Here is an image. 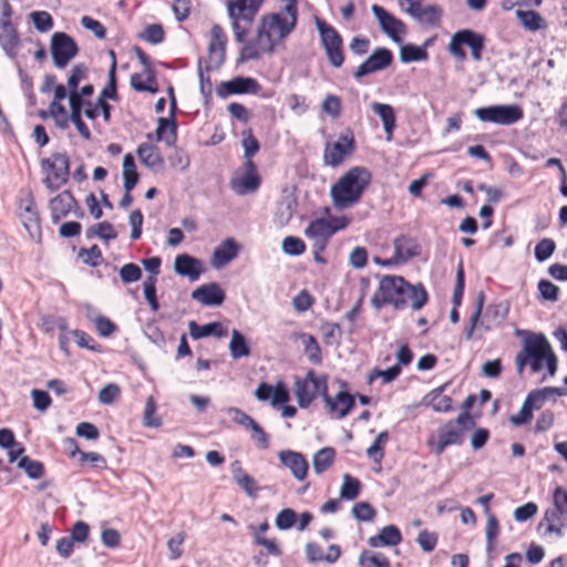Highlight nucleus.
<instances>
[{
  "mask_svg": "<svg viewBox=\"0 0 567 567\" xmlns=\"http://www.w3.org/2000/svg\"><path fill=\"white\" fill-rule=\"evenodd\" d=\"M409 301L413 310H420L427 303L429 293L423 284L412 285L398 275H384L371 298V305L377 310L385 305H391L395 310H403L409 306Z\"/></svg>",
  "mask_w": 567,
  "mask_h": 567,
  "instance_id": "obj_1",
  "label": "nucleus"
},
{
  "mask_svg": "<svg viewBox=\"0 0 567 567\" xmlns=\"http://www.w3.org/2000/svg\"><path fill=\"white\" fill-rule=\"evenodd\" d=\"M371 179V172L363 166L348 169L330 188L333 206L343 210L358 204Z\"/></svg>",
  "mask_w": 567,
  "mask_h": 567,
  "instance_id": "obj_2",
  "label": "nucleus"
},
{
  "mask_svg": "<svg viewBox=\"0 0 567 567\" xmlns=\"http://www.w3.org/2000/svg\"><path fill=\"white\" fill-rule=\"evenodd\" d=\"M475 426L470 412H462L455 419L440 425L434 435L429 437L427 445L435 455H441L452 445L461 446L465 442V432Z\"/></svg>",
  "mask_w": 567,
  "mask_h": 567,
  "instance_id": "obj_3",
  "label": "nucleus"
},
{
  "mask_svg": "<svg viewBox=\"0 0 567 567\" xmlns=\"http://www.w3.org/2000/svg\"><path fill=\"white\" fill-rule=\"evenodd\" d=\"M485 35L472 29H461L454 32L449 43V52L460 61H465L467 54L464 47L470 48L474 61H481L485 49Z\"/></svg>",
  "mask_w": 567,
  "mask_h": 567,
  "instance_id": "obj_4",
  "label": "nucleus"
},
{
  "mask_svg": "<svg viewBox=\"0 0 567 567\" xmlns=\"http://www.w3.org/2000/svg\"><path fill=\"white\" fill-rule=\"evenodd\" d=\"M288 14L291 18V21H288L282 13H271L262 18L261 25L257 30V41L261 42L264 39L267 40L268 45L265 49L266 52L272 53L275 50V44L270 33L271 30H278L280 39H284L296 28L298 12Z\"/></svg>",
  "mask_w": 567,
  "mask_h": 567,
  "instance_id": "obj_5",
  "label": "nucleus"
},
{
  "mask_svg": "<svg viewBox=\"0 0 567 567\" xmlns=\"http://www.w3.org/2000/svg\"><path fill=\"white\" fill-rule=\"evenodd\" d=\"M474 115L482 122L512 125L524 117V112L517 104H495L476 109Z\"/></svg>",
  "mask_w": 567,
  "mask_h": 567,
  "instance_id": "obj_6",
  "label": "nucleus"
},
{
  "mask_svg": "<svg viewBox=\"0 0 567 567\" xmlns=\"http://www.w3.org/2000/svg\"><path fill=\"white\" fill-rule=\"evenodd\" d=\"M316 24L330 64L334 68H340L344 62L342 37L332 25L323 20L317 19Z\"/></svg>",
  "mask_w": 567,
  "mask_h": 567,
  "instance_id": "obj_7",
  "label": "nucleus"
},
{
  "mask_svg": "<svg viewBox=\"0 0 567 567\" xmlns=\"http://www.w3.org/2000/svg\"><path fill=\"white\" fill-rule=\"evenodd\" d=\"M41 167L52 172L53 179L47 176L43 184L48 189L54 192L65 184L70 176V159L66 153H53L51 157L41 161Z\"/></svg>",
  "mask_w": 567,
  "mask_h": 567,
  "instance_id": "obj_8",
  "label": "nucleus"
},
{
  "mask_svg": "<svg viewBox=\"0 0 567 567\" xmlns=\"http://www.w3.org/2000/svg\"><path fill=\"white\" fill-rule=\"evenodd\" d=\"M51 56L58 69H64L79 53L75 40L65 32H54L50 43Z\"/></svg>",
  "mask_w": 567,
  "mask_h": 567,
  "instance_id": "obj_9",
  "label": "nucleus"
},
{
  "mask_svg": "<svg viewBox=\"0 0 567 567\" xmlns=\"http://www.w3.org/2000/svg\"><path fill=\"white\" fill-rule=\"evenodd\" d=\"M394 60L392 51L384 47L375 48L372 53L353 72V78L359 81L362 78L384 71Z\"/></svg>",
  "mask_w": 567,
  "mask_h": 567,
  "instance_id": "obj_10",
  "label": "nucleus"
},
{
  "mask_svg": "<svg viewBox=\"0 0 567 567\" xmlns=\"http://www.w3.org/2000/svg\"><path fill=\"white\" fill-rule=\"evenodd\" d=\"M355 148L354 136L351 131L341 133L338 140L332 144H327L323 152V162L326 165L337 167Z\"/></svg>",
  "mask_w": 567,
  "mask_h": 567,
  "instance_id": "obj_11",
  "label": "nucleus"
},
{
  "mask_svg": "<svg viewBox=\"0 0 567 567\" xmlns=\"http://www.w3.org/2000/svg\"><path fill=\"white\" fill-rule=\"evenodd\" d=\"M260 91L261 85L256 79L243 75L235 76L229 81H224L216 87V93L220 99H226L230 95H257Z\"/></svg>",
  "mask_w": 567,
  "mask_h": 567,
  "instance_id": "obj_12",
  "label": "nucleus"
},
{
  "mask_svg": "<svg viewBox=\"0 0 567 567\" xmlns=\"http://www.w3.org/2000/svg\"><path fill=\"white\" fill-rule=\"evenodd\" d=\"M371 11L378 20L381 30L393 42L401 43L403 34L406 32L404 22L379 4H373Z\"/></svg>",
  "mask_w": 567,
  "mask_h": 567,
  "instance_id": "obj_13",
  "label": "nucleus"
},
{
  "mask_svg": "<svg viewBox=\"0 0 567 567\" xmlns=\"http://www.w3.org/2000/svg\"><path fill=\"white\" fill-rule=\"evenodd\" d=\"M278 458L282 466L288 468L297 481L302 482L306 480L309 464L306 456L301 452L282 450L278 453Z\"/></svg>",
  "mask_w": 567,
  "mask_h": 567,
  "instance_id": "obj_14",
  "label": "nucleus"
},
{
  "mask_svg": "<svg viewBox=\"0 0 567 567\" xmlns=\"http://www.w3.org/2000/svg\"><path fill=\"white\" fill-rule=\"evenodd\" d=\"M343 388H347V383H342ZM328 405L331 413H336L337 419H343L355 406V396L352 395L347 389L339 391L333 398L329 394L323 400Z\"/></svg>",
  "mask_w": 567,
  "mask_h": 567,
  "instance_id": "obj_15",
  "label": "nucleus"
},
{
  "mask_svg": "<svg viewBox=\"0 0 567 567\" xmlns=\"http://www.w3.org/2000/svg\"><path fill=\"white\" fill-rule=\"evenodd\" d=\"M174 270L177 275L187 277L190 281H196L204 272L205 267L200 259L184 252L175 257Z\"/></svg>",
  "mask_w": 567,
  "mask_h": 567,
  "instance_id": "obj_16",
  "label": "nucleus"
},
{
  "mask_svg": "<svg viewBox=\"0 0 567 567\" xmlns=\"http://www.w3.org/2000/svg\"><path fill=\"white\" fill-rule=\"evenodd\" d=\"M192 298L204 306L217 307L224 303L226 293L217 282L204 284L192 292Z\"/></svg>",
  "mask_w": 567,
  "mask_h": 567,
  "instance_id": "obj_17",
  "label": "nucleus"
},
{
  "mask_svg": "<svg viewBox=\"0 0 567 567\" xmlns=\"http://www.w3.org/2000/svg\"><path fill=\"white\" fill-rule=\"evenodd\" d=\"M517 336H525L523 341V352L527 357H534L548 353L551 346L544 333H536L527 330H516Z\"/></svg>",
  "mask_w": 567,
  "mask_h": 567,
  "instance_id": "obj_18",
  "label": "nucleus"
},
{
  "mask_svg": "<svg viewBox=\"0 0 567 567\" xmlns=\"http://www.w3.org/2000/svg\"><path fill=\"white\" fill-rule=\"evenodd\" d=\"M20 45V37L12 21H0V47L6 55L10 59H16Z\"/></svg>",
  "mask_w": 567,
  "mask_h": 567,
  "instance_id": "obj_19",
  "label": "nucleus"
},
{
  "mask_svg": "<svg viewBox=\"0 0 567 567\" xmlns=\"http://www.w3.org/2000/svg\"><path fill=\"white\" fill-rule=\"evenodd\" d=\"M74 207H78V200L70 190H63L50 199L49 208L53 224H58L63 217H66Z\"/></svg>",
  "mask_w": 567,
  "mask_h": 567,
  "instance_id": "obj_20",
  "label": "nucleus"
},
{
  "mask_svg": "<svg viewBox=\"0 0 567 567\" xmlns=\"http://www.w3.org/2000/svg\"><path fill=\"white\" fill-rule=\"evenodd\" d=\"M449 383H444L429 393H426L421 401L424 406H431L437 413H447L453 411V400L450 395L444 394Z\"/></svg>",
  "mask_w": 567,
  "mask_h": 567,
  "instance_id": "obj_21",
  "label": "nucleus"
},
{
  "mask_svg": "<svg viewBox=\"0 0 567 567\" xmlns=\"http://www.w3.org/2000/svg\"><path fill=\"white\" fill-rule=\"evenodd\" d=\"M240 250V245L231 237L223 240L213 252L212 264L219 269L234 260Z\"/></svg>",
  "mask_w": 567,
  "mask_h": 567,
  "instance_id": "obj_22",
  "label": "nucleus"
},
{
  "mask_svg": "<svg viewBox=\"0 0 567 567\" xmlns=\"http://www.w3.org/2000/svg\"><path fill=\"white\" fill-rule=\"evenodd\" d=\"M227 35L219 24H214L210 29V42L208 52L210 59H216V65H220L226 59Z\"/></svg>",
  "mask_w": 567,
  "mask_h": 567,
  "instance_id": "obj_23",
  "label": "nucleus"
},
{
  "mask_svg": "<svg viewBox=\"0 0 567 567\" xmlns=\"http://www.w3.org/2000/svg\"><path fill=\"white\" fill-rule=\"evenodd\" d=\"M342 225H332L331 221L324 218H317L311 220L305 229V235L309 239H330L338 230L343 229Z\"/></svg>",
  "mask_w": 567,
  "mask_h": 567,
  "instance_id": "obj_24",
  "label": "nucleus"
},
{
  "mask_svg": "<svg viewBox=\"0 0 567 567\" xmlns=\"http://www.w3.org/2000/svg\"><path fill=\"white\" fill-rule=\"evenodd\" d=\"M393 246L394 255L400 264H405L421 254V246L414 239L405 236L395 238Z\"/></svg>",
  "mask_w": 567,
  "mask_h": 567,
  "instance_id": "obj_25",
  "label": "nucleus"
},
{
  "mask_svg": "<svg viewBox=\"0 0 567 567\" xmlns=\"http://www.w3.org/2000/svg\"><path fill=\"white\" fill-rule=\"evenodd\" d=\"M189 334L194 340L207 338L210 336L221 338L226 336V329L219 321L208 322L206 324H198L192 320L188 322Z\"/></svg>",
  "mask_w": 567,
  "mask_h": 567,
  "instance_id": "obj_26",
  "label": "nucleus"
},
{
  "mask_svg": "<svg viewBox=\"0 0 567 567\" xmlns=\"http://www.w3.org/2000/svg\"><path fill=\"white\" fill-rule=\"evenodd\" d=\"M402 542V534L395 525H388L380 529L379 534L371 536L368 543L371 547L396 546Z\"/></svg>",
  "mask_w": 567,
  "mask_h": 567,
  "instance_id": "obj_27",
  "label": "nucleus"
},
{
  "mask_svg": "<svg viewBox=\"0 0 567 567\" xmlns=\"http://www.w3.org/2000/svg\"><path fill=\"white\" fill-rule=\"evenodd\" d=\"M84 99H75L74 95L70 96V120L75 125L79 134L85 140L90 141L92 135L91 132L82 118V109L84 107Z\"/></svg>",
  "mask_w": 567,
  "mask_h": 567,
  "instance_id": "obj_28",
  "label": "nucleus"
},
{
  "mask_svg": "<svg viewBox=\"0 0 567 567\" xmlns=\"http://www.w3.org/2000/svg\"><path fill=\"white\" fill-rule=\"evenodd\" d=\"M371 109L381 118L384 132L386 133V140L390 141L396 126L394 109L390 104L379 102H373Z\"/></svg>",
  "mask_w": 567,
  "mask_h": 567,
  "instance_id": "obj_29",
  "label": "nucleus"
},
{
  "mask_svg": "<svg viewBox=\"0 0 567 567\" xmlns=\"http://www.w3.org/2000/svg\"><path fill=\"white\" fill-rule=\"evenodd\" d=\"M136 153L143 165L148 168H155L164 164V158L159 152V148L154 144L141 143L136 150Z\"/></svg>",
  "mask_w": 567,
  "mask_h": 567,
  "instance_id": "obj_30",
  "label": "nucleus"
},
{
  "mask_svg": "<svg viewBox=\"0 0 567 567\" xmlns=\"http://www.w3.org/2000/svg\"><path fill=\"white\" fill-rule=\"evenodd\" d=\"M177 121H169L167 117L157 118V128L155 131L156 140L164 141L167 146H174L177 141Z\"/></svg>",
  "mask_w": 567,
  "mask_h": 567,
  "instance_id": "obj_31",
  "label": "nucleus"
},
{
  "mask_svg": "<svg viewBox=\"0 0 567 567\" xmlns=\"http://www.w3.org/2000/svg\"><path fill=\"white\" fill-rule=\"evenodd\" d=\"M260 183L258 174L244 173L239 178L231 179V188L238 195H246L257 190Z\"/></svg>",
  "mask_w": 567,
  "mask_h": 567,
  "instance_id": "obj_32",
  "label": "nucleus"
},
{
  "mask_svg": "<svg viewBox=\"0 0 567 567\" xmlns=\"http://www.w3.org/2000/svg\"><path fill=\"white\" fill-rule=\"evenodd\" d=\"M229 352L231 358L235 360L250 355V344L245 334L237 329L231 331Z\"/></svg>",
  "mask_w": 567,
  "mask_h": 567,
  "instance_id": "obj_33",
  "label": "nucleus"
},
{
  "mask_svg": "<svg viewBox=\"0 0 567 567\" xmlns=\"http://www.w3.org/2000/svg\"><path fill=\"white\" fill-rule=\"evenodd\" d=\"M516 17L522 25L532 32L543 30L547 27L545 19L534 10H517Z\"/></svg>",
  "mask_w": 567,
  "mask_h": 567,
  "instance_id": "obj_34",
  "label": "nucleus"
},
{
  "mask_svg": "<svg viewBox=\"0 0 567 567\" xmlns=\"http://www.w3.org/2000/svg\"><path fill=\"white\" fill-rule=\"evenodd\" d=\"M262 1L264 0H235L230 2L234 6V12L250 25Z\"/></svg>",
  "mask_w": 567,
  "mask_h": 567,
  "instance_id": "obj_35",
  "label": "nucleus"
},
{
  "mask_svg": "<svg viewBox=\"0 0 567 567\" xmlns=\"http://www.w3.org/2000/svg\"><path fill=\"white\" fill-rule=\"evenodd\" d=\"M336 460V450L326 446L317 451L312 457L313 471L320 475L328 471Z\"/></svg>",
  "mask_w": 567,
  "mask_h": 567,
  "instance_id": "obj_36",
  "label": "nucleus"
},
{
  "mask_svg": "<svg viewBox=\"0 0 567 567\" xmlns=\"http://www.w3.org/2000/svg\"><path fill=\"white\" fill-rule=\"evenodd\" d=\"M298 203L293 196L285 197L278 206L275 215L276 221L284 226L287 225L293 217Z\"/></svg>",
  "mask_w": 567,
  "mask_h": 567,
  "instance_id": "obj_37",
  "label": "nucleus"
},
{
  "mask_svg": "<svg viewBox=\"0 0 567 567\" xmlns=\"http://www.w3.org/2000/svg\"><path fill=\"white\" fill-rule=\"evenodd\" d=\"M429 58V53L424 48H420L413 43H406L400 48V60L402 63H412L424 61Z\"/></svg>",
  "mask_w": 567,
  "mask_h": 567,
  "instance_id": "obj_38",
  "label": "nucleus"
},
{
  "mask_svg": "<svg viewBox=\"0 0 567 567\" xmlns=\"http://www.w3.org/2000/svg\"><path fill=\"white\" fill-rule=\"evenodd\" d=\"M300 338L303 341V351L308 357V360L313 364H321L322 353L317 339L309 333H301Z\"/></svg>",
  "mask_w": 567,
  "mask_h": 567,
  "instance_id": "obj_39",
  "label": "nucleus"
},
{
  "mask_svg": "<svg viewBox=\"0 0 567 567\" xmlns=\"http://www.w3.org/2000/svg\"><path fill=\"white\" fill-rule=\"evenodd\" d=\"M343 483L340 488V498L346 501L355 499L361 492V482L359 478L351 476L350 474H344Z\"/></svg>",
  "mask_w": 567,
  "mask_h": 567,
  "instance_id": "obj_40",
  "label": "nucleus"
},
{
  "mask_svg": "<svg viewBox=\"0 0 567 567\" xmlns=\"http://www.w3.org/2000/svg\"><path fill=\"white\" fill-rule=\"evenodd\" d=\"M21 214L20 217L22 218L25 227H28V224H33L34 226H39V214L37 210V205L34 202V198L31 194H29L28 198L22 200L20 204Z\"/></svg>",
  "mask_w": 567,
  "mask_h": 567,
  "instance_id": "obj_41",
  "label": "nucleus"
},
{
  "mask_svg": "<svg viewBox=\"0 0 567 567\" xmlns=\"http://www.w3.org/2000/svg\"><path fill=\"white\" fill-rule=\"evenodd\" d=\"M18 467L23 470L32 480H39L44 475V465L42 462L32 460L24 455L18 461Z\"/></svg>",
  "mask_w": 567,
  "mask_h": 567,
  "instance_id": "obj_42",
  "label": "nucleus"
},
{
  "mask_svg": "<svg viewBox=\"0 0 567 567\" xmlns=\"http://www.w3.org/2000/svg\"><path fill=\"white\" fill-rule=\"evenodd\" d=\"M389 441V433L388 431L380 432L377 437L374 439L371 446L367 450V455L369 458H371L375 463H381L383 456H384V447L386 442Z\"/></svg>",
  "mask_w": 567,
  "mask_h": 567,
  "instance_id": "obj_43",
  "label": "nucleus"
},
{
  "mask_svg": "<svg viewBox=\"0 0 567 567\" xmlns=\"http://www.w3.org/2000/svg\"><path fill=\"white\" fill-rule=\"evenodd\" d=\"M87 68L83 63L74 65L68 79L69 97L74 95L75 99H80L78 87L80 82L86 76Z\"/></svg>",
  "mask_w": 567,
  "mask_h": 567,
  "instance_id": "obj_44",
  "label": "nucleus"
},
{
  "mask_svg": "<svg viewBox=\"0 0 567 567\" xmlns=\"http://www.w3.org/2000/svg\"><path fill=\"white\" fill-rule=\"evenodd\" d=\"M320 331L327 346L340 344L342 330L339 323L326 321L320 326Z\"/></svg>",
  "mask_w": 567,
  "mask_h": 567,
  "instance_id": "obj_45",
  "label": "nucleus"
},
{
  "mask_svg": "<svg viewBox=\"0 0 567 567\" xmlns=\"http://www.w3.org/2000/svg\"><path fill=\"white\" fill-rule=\"evenodd\" d=\"M296 396L301 409L308 408L315 400V392L310 391L308 380H296Z\"/></svg>",
  "mask_w": 567,
  "mask_h": 567,
  "instance_id": "obj_46",
  "label": "nucleus"
},
{
  "mask_svg": "<svg viewBox=\"0 0 567 567\" xmlns=\"http://www.w3.org/2000/svg\"><path fill=\"white\" fill-rule=\"evenodd\" d=\"M443 16V10L436 4H429L422 9L419 22L427 24L430 27H436L440 24Z\"/></svg>",
  "mask_w": 567,
  "mask_h": 567,
  "instance_id": "obj_47",
  "label": "nucleus"
},
{
  "mask_svg": "<svg viewBox=\"0 0 567 567\" xmlns=\"http://www.w3.org/2000/svg\"><path fill=\"white\" fill-rule=\"evenodd\" d=\"M556 249V244L550 238L540 239L534 249L535 259L538 262H544L551 257Z\"/></svg>",
  "mask_w": 567,
  "mask_h": 567,
  "instance_id": "obj_48",
  "label": "nucleus"
},
{
  "mask_svg": "<svg viewBox=\"0 0 567 567\" xmlns=\"http://www.w3.org/2000/svg\"><path fill=\"white\" fill-rule=\"evenodd\" d=\"M297 513L291 508L281 509L275 519V525L280 530H288L297 523Z\"/></svg>",
  "mask_w": 567,
  "mask_h": 567,
  "instance_id": "obj_49",
  "label": "nucleus"
},
{
  "mask_svg": "<svg viewBox=\"0 0 567 567\" xmlns=\"http://www.w3.org/2000/svg\"><path fill=\"white\" fill-rule=\"evenodd\" d=\"M352 515L359 522H372L377 516V511L368 502H359L352 507Z\"/></svg>",
  "mask_w": 567,
  "mask_h": 567,
  "instance_id": "obj_50",
  "label": "nucleus"
},
{
  "mask_svg": "<svg viewBox=\"0 0 567 567\" xmlns=\"http://www.w3.org/2000/svg\"><path fill=\"white\" fill-rule=\"evenodd\" d=\"M30 18L39 32H48L53 28V19L48 11H32Z\"/></svg>",
  "mask_w": 567,
  "mask_h": 567,
  "instance_id": "obj_51",
  "label": "nucleus"
},
{
  "mask_svg": "<svg viewBox=\"0 0 567 567\" xmlns=\"http://www.w3.org/2000/svg\"><path fill=\"white\" fill-rule=\"evenodd\" d=\"M156 411V402L153 396H148L145 403L143 422L147 427H159L162 425V419L154 416Z\"/></svg>",
  "mask_w": 567,
  "mask_h": 567,
  "instance_id": "obj_52",
  "label": "nucleus"
},
{
  "mask_svg": "<svg viewBox=\"0 0 567 567\" xmlns=\"http://www.w3.org/2000/svg\"><path fill=\"white\" fill-rule=\"evenodd\" d=\"M107 76H109L107 84L103 87V90L101 91L100 96L97 99H102L103 101H106V100L117 101L118 100L117 80H116V73H114V68H110Z\"/></svg>",
  "mask_w": 567,
  "mask_h": 567,
  "instance_id": "obj_53",
  "label": "nucleus"
},
{
  "mask_svg": "<svg viewBox=\"0 0 567 567\" xmlns=\"http://www.w3.org/2000/svg\"><path fill=\"white\" fill-rule=\"evenodd\" d=\"M401 367L399 364H394L385 370L373 369L369 374V383L377 378H382L384 383H390L394 381L401 374Z\"/></svg>",
  "mask_w": 567,
  "mask_h": 567,
  "instance_id": "obj_54",
  "label": "nucleus"
},
{
  "mask_svg": "<svg viewBox=\"0 0 567 567\" xmlns=\"http://www.w3.org/2000/svg\"><path fill=\"white\" fill-rule=\"evenodd\" d=\"M140 38L152 44H158L164 41L165 32L161 24L153 23L148 24L144 29V31L140 34Z\"/></svg>",
  "mask_w": 567,
  "mask_h": 567,
  "instance_id": "obj_55",
  "label": "nucleus"
},
{
  "mask_svg": "<svg viewBox=\"0 0 567 567\" xmlns=\"http://www.w3.org/2000/svg\"><path fill=\"white\" fill-rule=\"evenodd\" d=\"M540 298L546 301L555 302L559 298V287L550 280L540 279L537 285Z\"/></svg>",
  "mask_w": 567,
  "mask_h": 567,
  "instance_id": "obj_56",
  "label": "nucleus"
},
{
  "mask_svg": "<svg viewBox=\"0 0 567 567\" xmlns=\"http://www.w3.org/2000/svg\"><path fill=\"white\" fill-rule=\"evenodd\" d=\"M79 257L82 258L83 264L91 267H96L103 259L102 250L97 245H93L90 248H81Z\"/></svg>",
  "mask_w": 567,
  "mask_h": 567,
  "instance_id": "obj_57",
  "label": "nucleus"
},
{
  "mask_svg": "<svg viewBox=\"0 0 567 567\" xmlns=\"http://www.w3.org/2000/svg\"><path fill=\"white\" fill-rule=\"evenodd\" d=\"M509 312V302L507 300L489 305L486 309V317H491L495 322L504 321Z\"/></svg>",
  "mask_w": 567,
  "mask_h": 567,
  "instance_id": "obj_58",
  "label": "nucleus"
},
{
  "mask_svg": "<svg viewBox=\"0 0 567 567\" xmlns=\"http://www.w3.org/2000/svg\"><path fill=\"white\" fill-rule=\"evenodd\" d=\"M498 532H499V525H498V519L496 518V516L493 514V515H488L487 516V524H486V529H485V534H486V550L488 553L493 551L494 550V543L498 536Z\"/></svg>",
  "mask_w": 567,
  "mask_h": 567,
  "instance_id": "obj_59",
  "label": "nucleus"
},
{
  "mask_svg": "<svg viewBox=\"0 0 567 567\" xmlns=\"http://www.w3.org/2000/svg\"><path fill=\"white\" fill-rule=\"evenodd\" d=\"M282 250L289 256H300L306 250L303 240L299 237L287 236L282 240Z\"/></svg>",
  "mask_w": 567,
  "mask_h": 567,
  "instance_id": "obj_60",
  "label": "nucleus"
},
{
  "mask_svg": "<svg viewBox=\"0 0 567 567\" xmlns=\"http://www.w3.org/2000/svg\"><path fill=\"white\" fill-rule=\"evenodd\" d=\"M120 278L124 284H132L142 278V269L134 262L125 264L120 268Z\"/></svg>",
  "mask_w": 567,
  "mask_h": 567,
  "instance_id": "obj_61",
  "label": "nucleus"
},
{
  "mask_svg": "<svg viewBox=\"0 0 567 567\" xmlns=\"http://www.w3.org/2000/svg\"><path fill=\"white\" fill-rule=\"evenodd\" d=\"M465 289V272L463 269V265L460 264L457 271H456V282L454 286L452 302L455 307H460L463 300Z\"/></svg>",
  "mask_w": 567,
  "mask_h": 567,
  "instance_id": "obj_62",
  "label": "nucleus"
},
{
  "mask_svg": "<svg viewBox=\"0 0 567 567\" xmlns=\"http://www.w3.org/2000/svg\"><path fill=\"white\" fill-rule=\"evenodd\" d=\"M243 135L241 145L244 147L245 158H252V156L259 151L260 144L254 136L251 130L244 131Z\"/></svg>",
  "mask_w": 567,
  "mask_h": 567,
  "instance_id": "obj_63",
  "label": "nucleus"
},
{
  "mask_svg": "<svg viewBox=\"0 0 567 567\" xmlns=\"http://www.w3.org/2000/svg\"><path fill=\"white\" fill-rule=\"evenodd\" d=\"M553 504L567 518V489L565 487H555L553 491Z\"/></svg>",
  "mask_w": 567,
  "mask_h": 567,
  "instance_id": "obj_64",
  "label": "nucleus"
}]
</instances>
